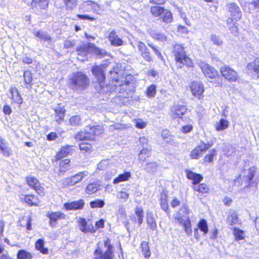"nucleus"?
Wrapping results in <instances>:
<instances>
[{
    "mask_svg": "<svg viewBox=\"0 0 259 259\" xmlns=\"http://www.w3.org/2000/svg\"><path fill=\"white\" fill-rule=\"evenodd\" d=\"M189 213L188 207L185 205L182 207L180 211L177 212L174 216L178 225L183 227L186 235L188 236H191L192 234L191 222L190 217L187 215Z\"/></svg>",
    "mask_w": 259,
    "mask_h": 259,
    "instance_id": "obj_1",
    "label": "nucleus"
},
{
    "mask_svg": "<svg viewBox=\"0 0 259 259\" xmlns=\"http://www.w3.org/2000/svg\"><path fill=\"white\" fill-rule=\"evenodd\" d=\"M70 88L75 91H82L85 90L90 84L88 76L81 72L73 73L70 78Z\"/></svg>",
    "mask_w": 259,
    "mask_h": 259,
    "instance_id": "obj_2",
    "label": "nucleus"
},
{
    "mask_svg": "<svg viewBox=\"0 0 259 259\" xmlns=\"http://www.w3.org/2000/svg\"><path fill=\"white\" fill-rule=\"evenodd\" d=\"M173 53L177 66L179 68H182L184 65L189 67H193L191 60L186 55L182 46L176 45L174 46Z\"/></svg>",
    "mask_w": 259,
    "mask_h": 259,
    "instance_id": "obj_3",
    "label": "nucleus"
},
{
    "mask_svg": "<svg viewBox=\"0 0 259 259\" xmlns=\"http://www.w3.org/2000/svg\"><path fill=\"white\" fill-rule=\"evenodd\" d=\"M111 75V77L113 79H115L114 87L115 92H118L119 93L126 92L128 94V92L130 90V80L133 77L131 75H127L125 78H123L121 80L117 79L115 77V75L117 74V71L115 70L110 71Z\"/></svg>",
    "mask_w": 259,
    "mask_h": 259,
    "instance_id": "obj_4",
    "label": "nucleus"
},
{
    "mask_svg": "<svg viewBox=\"0 0 259 259\" xmlns=\"http://www.w3.org/2000/svg\"><path fill=\"white\" fill-rule=\"evenodd\" d=\"M187 177L193 181L194 189L199 193H207L209 188L204 184H199L203 179V177L199 174L194 173L189 170H186Z\"/></svg>",
    "mask_w": 259,
    "mask_h": 259,
    "instance_id": "obj_5",
    "label": "nucleus"
},
{
    "mask_svg": "<svg viewBox=\"0 0 259 259\" xmlns=\"http://www.w3.org/2000/svg\"><path fill=\"white\" fill-rule=\"evenodd\" d=\"M77 51L78 55L85 56L89 53H93L96 55L102 57L106 54L105 50L97 48L94 44L89 43L79 47Z\"/></svg>",
    "mask_w": 259,
    "mask_h": 259,
    "instance_id": "obj_6",
    "label": "nucleus"
},
{
    "mask_svg": "<svg viewBox=\"0 0 259 259\" xmlns=\"http://www.w3.org/2000/svg\"><path fill=\"white\" fill-rule=\"evenodd\" d=\"M104 252L101 248L98 247L95 251V259H113V255L112 251V246L110 244V241L107 239L104 242Z\"/></svg>",
    "mask_w": 259,
    "mask_h": 259,
    "instance_id": "obj_7",
    "label": "nucleus"
},
{
    "mask_svg": "<svg viewBox=\"0 0 259 259\" xmlns=\"http://www.w3.org/2000/svg\"><path fill=\"white\" fill-rule=\"evenodd\" d=\"M89 175L88 171L79 172L70 177L62 180V184L65 187L72 186L80 182L83 178Z\"/></svg>",
    "mask_w": 259,
    "mask_h": 259,
    "instance_id": "obj_8",
    "label": "nucleus"
},
{
    "mask_svg": "<svg viewBox=\"0 0 259 259\" xmlns=\"http://www.w3.org/2000/svg\"><path fill=\"white\" fill-rule=\"evenodd\" d=\"M212 145V143H205L202 142L199 145L193 149L190 154L192 159H198L202 155V153L209 149Z\"/></svg>",
    "mask_w": 259,
    "mask_h": 259,
    "instance_id": "obj_9",
    "label": "nucleus"
},
{
    "mask_svg": "<svg viewBox=\"0 0 259 259\" xmlns=\"http://www.w3.org/2000/svg\"><path fill=\"white\" fill-rule=\"evenodd\" d=\"M220 72L222 75L230 82H235L238 79L237 72L229 67L223 66L221 67Z\"/></svg>",
    "mask_w": 259,
    "mask_h": 259,
    "instance_id": "obj_10",
    "label": "nucleus"
},
{
    "mask_svg": "<svg viewBox=\"0 0 259 259\" xmlns=\"http://www.w3.org/2000/svg\"><path fill=\"white\" fill-rule=\"evenodd\" d=\"M26 181L28 186L35 190L36 192L40 195H44V188L40 186L38 180L33 176H28L26 178Z\"/></svg>",
    "mask_w": 259,
    "mask_h": 259,
    "instance_id": "obj_11",
    "label": "nucleus"
},
{
    "mask_svg": "<svg viewBox=\"0 0 259 259\" xmlns=\"http://www.w3.org/2000/svg\"><path fill=\"white\" fill-rule=\"evenodd\" d=\"M199 66L206 77L213 78L217 75L218 72L215 69L208 64L204 62H200L199 63Z\"/></svg>",
    "mask_w": 259,
    "mask_h": 259,
    "instance_id": "obj_12",
    "label": "nucleus"
},
{
    "mask_svg": "<svg viewBox=\"0 0 259 259\" xmlns=\"http://www.w3.org/2000/svg\"><path fill=\"white\" fill-rule=\"evenodd\" d=\"M78 223L81 232L84 233H92L95 232L93 225L90 221H87L84 219L79 218Z\"/></svg>",
    "mask_w": 259,
    "mask_h": 259,
    "instance_id": "obj_13",
    "label": "nucleus"
},
{
    "mask_svg": "<svg viewBox=\"0 0 259 259\" xmlns=\"http://www.w3.org/2000/svg\"><path fill=\"white\" fill-rule=\"evenodd\" d=\"M54 119L58 123L60 124L64 120L65 109L64 106L59 104L54 108Z\"/></svg>",
    "mask_w": 259,
    "mask_h": 259,
    "instance_id": "obj_14",
    "label": "nucleus"
},
{
    "mask_svg": "<svg viewBox=\"0 0 259 259\" xmlns=\"http://www.w3.org/2000/svg\"><path fill=\"white\" fill-rule=\"evenodd\" d=\"M47 216L50 219L49 224L52 227L56 226L58 221L65 219L66 217L64 213L59 211L48 212Z\"/></svg>",
    "mask_w": 259,
    "mask_h": 259,
    "instance_id": "obj_15",
    "label": "nucleus"
},
{
    "mask_svg": "<svg viewBox=\"0 0 259 259\" xmlns=\"http://www.w3.org/2000/svg\"><path fill=\"white\" fill-rule=\"evenodd\" d=\"M85 131L87 132L88 136L91 137L90 140H94L95 137L100 135L103 132V127L101 125L93 126H86Z\"/></svg>",
    "mask_w": 259,
    "mask_h": 259,
    "instance_id": "obj_16",
    "label": "nucleus"
},
{
    "mask_svg": "<svg viewBox=\"0 0 259 259\" xmlns=\"http://www.w3.org/2000/svg\"><path fill=\"white\" fill-rule=\"evenodd\" d=\"M191 91L193 95L198 99H201L203 98L202 94L204 92V88L200 82H193L191 86Z\"/></svg>",
    "mask_w": 259,
    "mask_h": 259,
    "instance_id": "obj_17",
    "label": "nucleus"
},
{
    "mask_svg": "<svg viewBox=\"0 0 259 259\" xmlns=\"http://www.w3.org/2000/svg\"><path fill=\"white\" fill-rule=\"evenodd\" d=\"M186 111L187 109L184 106L175 105L171 108L170 115L173 118H181Z\"/></svg>",
    "mask_w": 259,
    "mask_h": 259,
    "instance_id": "obj_18",
    "label": "nucleus"
},
{
    "mask_svg": "<svg viewBox=\"0 0 259 259\" xmlns=\"http://www.w3.org/2000/svg\"><path fill=\"white\" fill-rule=\"evenodd\" d=\"M92 72L97 77L99 82L100 87L103 88L104 81L105 80V75L102 68L100 66H96L93 68Z\"/></svg>",
    "mask_w": 259,
    "mask_h": 259,
    "instance_id": "obj_19",
    "label": "nucleus"
},
{
    "mask_svg": "<svg viewBox=\"0 0 259 259\" xmlns=\"http://www.w3.org/2000/svg\"><path fill=\"white\" fill-rule=\"evenodd\" d=\"M227 10L231 13L232 17L236 20L241 18V12L239 7L235 3H230L227 5Z\"/></svg>",
    "mask_w": 259,
    "mask_h": 259,
    "instance_id": "obj_20",
    "label": "nucleus"
},
{
    "mask_svg": "<svg viewBox=\"0 0 259 259\" xmlns=\"http://www.w3.org/2000/svg\"><path fill=\"white\" fill-rule=\"evenodd\" d=\"M84 205V202L83 200L80 199L70 203H65L64 204V206L67 210H77L82 209Z\"/></svg>",
    "mask_w": 259,
    "mask_h": 259,
    "instance_id": "obj_21",
    "label": "nucleus"
},
{
    "mask_svg": "<svg viewBox=\"0 0 259 259\" xmlns=\"http://www.w3.org/2000/svg\"><path fill=\"white\" fill-rule=\"evenodd\" d=\"M33 34L40 41L47 42L49 44H51L52 42V38L47 33V32L45 31L42 30L34 31L33 32Z\"/></svg>",
    "mask_w": 259,
    "mask_h": 259,
    "instance_id": "obj_22",
    "label": "nucleus"
},
{
    "mask_svg": "<svg viewBox=\"0 0 259 259\" xmlns=\"http://www.w3.org/2000/svg\"><path fill=\"white\" fill-rule=\"evenodd\" d=\"M49 5L48 0H32L30 6L32 9L46 10Z\"/></svg>",
    "mask_w": 259,
    "mask_h": 259,
    "instance_id": "obj_23",
    "label": "nucleus"
},
{
    "mask_svg": "<svg viewBox=\"0 0 259 259\" xmlns=\"http://www.w3.org/2000/svg\"><path fill=\"white\" fill-rule=\"evenodd\" d=\"M246 68L249 73H254L259 77V58L255 59L253 62L248 64Z\"/></svg>",
    "mask_w": 259,
    "mask_h": 259,
    "instance_id": "obj_24",
    "label": "nucleus"
},
{
    "mask_svg": "<svg viewBox=\"0 0 259 259\" xmlns=\"http://www.w3.org/2000/svg\"><path fill=\"white\" fill-rule=\"evenodd\" d=\"M11 97L13 101L17 104H21L22 103V98L17 89L15 87H12L10 89Z\"/></svg>",
    "mask_w": 259,
    "mask_h": 259,
    "instance_id": "obj_25",
    "label": "nucleus"
},
{
    "mask_svg": "<svg viewBox=\"0 0 259 259\" xmlns=\"http://www.w3.org/2000/svg\"><path fill=\"white\" fill-rule=\"evenodd\" d=\"M109 39L111 44L114 46H120L123 43V41L117 35L115 31H112L110 33Z\"/></svg>",
    "mask_w": 259,
    "mask_h": 259,
    "instance_id": "obj_26",
    "label": "nucleus"
},
{
    "mask_svg": "<svg viewBox=\"0 0 259 259\" xmlns=\"http://www.w3.org/2000/svg\"><path fill=\"white\" fill-rule=\"evenodd\" d=\"M23 200L26 203L30 206H38L40 203V201L37 196L32 194L25 195Z\"/></svg>",
    "mask_w": 259,
    "mask_h": 259,
    "instance_id": "obj_27",
    "label": "nucleus"
},
{
    "mask_svg": "<svg viewBox=\"0 0 259 259\" xmlns=\"http://www.w3.org/2000/svg\"><path fill=\"white\" fill-rule=\"evenodd\" d=\"M101 185L97 182L90 183L85 188V192L89 195L96 193L98 190L101 189Z\"/></svg>",
    "mask_w": 259,
    "mask_h": 259,
    "instance_id": "obj_28",
    "label": "nucleus"
},
{
    "mask_svg": "<svg viewBox=\"0 0 259 259\" xmlns=\"http://www.w3.org/2000/svg\"><path fill=\"white\" fill-rule=\"evenodd\" d=\"M151 149L150 146L143 148L138 155L139 160L141 163L144 162L146 158L150 156Z\"/></svg>",
    "mask_w": 259,
    "mask_h": 259,
    "instance_id": "obj_29",
    "label": "nucleus"
},
{
    "mask_svg": "<svg viewBox=\"0 0 259 259\" xmlns=\"http://www.w3.org/2000/svg\"><path fill=\"white\" fill-rule=\"evenodd\" d=\"M70 160L65 159L62 160L59 164V169L58 175L60 176L63 175L65 172L69 169Z\"/></svg>",
    "mask_w": 259,
    "mask_h": 259,
    "instance_id": "obj_30",
    "label": "nucleus"
},
{
    "mask_svg": "<svg viewBox=\"0 0 259 259\" xmlns=\"http://www.w3.org/2000/svg\"><path fill=\"white\" fill-rule=\"evenodd\" d=\"M71 151V146H65L61 148L55 156L56 160H60L62 158L68 155Z\"/></svg>",
    "mask_w": 259,
    "mask_h": 259,
    "instance_id": "obj_31",
    "label": "nucleus"
},
{
    "mask_svg": "<svg viewBox=\"0 0 259 259\" xmlns=\"http://www.w3.org/2000/svg\"><path fill=\"white\" fill-rule=\"evenodd\" d=\"M149 33L150 36L155 40L159 41H164L166 40V37L163 34L159 33L156 30H151Z\"/></svg>",
    "mask_w": 259,
    "mask_h": 259,
    "instance_id": "obj_32",
    "label": "nucleus"
},
{
    "mask_svg": "<svg viewBox=\"0 0 259 259\" xmlns=\"http://www.w3.org/2000/svg\"><path fill=\"white\" fill-rule=\"evenodd\" d=\"M131 176V172L126 171L123 174L119 175L117 178L113 180L114 184H118L120 182L128 180Z\"/></svg>",
    "mask_w": 259,
    "mask_h": 259,
    "instance_id": "obj_33",
    "label": "nucleus"
},
{
    "mask_svg": "<svg viewBox=\"0 0 259 259\" xmlns=\"http://www.w3.org/2000/svg\"><path fill=\"white\" fill-rule=\"evenodd\" d=\"M36 250H39L43 254H48V249L44 247V241L42 239H38L35 244Z\"/></svg>",
    "mask_w": 259,
    "mask_h": 259,
    "instance_id": "obj_34",
    "label": "nucleus"
},
{
    "mask_svg": "<svg viewBox=\"0 0 259 259\" xmlns=\"http://www.w3.org/2000/svg\"><path fill=\"white\" fill-rule=\"evenodd\" d=\"M238 222V219L237 213L235 211L230 212V214L227 218V223L231 226L237 224Z\"/></svg>",
    "mask_w": 259,
    "mask_h": 259,
    "instance_id": "obj_35",
    "label": "nucleus"
},
{
    "mask_svg": "<svg viewBox=\"0 0 259 259\" xmlns=\"http://www.w3.org/2000/svg\"><path fill=\"white\" fill-rule=\"evenodd\" d=\"M142 252L146 258H149L151 255V252L148 245V242L143 241L141 244Z\"/></svg>",
    "mask_w": 259,
    "mask_h": 259,
    "instance_id": "obj_36",
    "label": "nucleus"
},
{
    "mask_svg": "<svg viewBox=\"0 0 259 259\" xmlns=\"http://www.w3.org/2000/svg\"><path fill=\"white\" fill-rule=\"evenodd\" d=\"M167 195L165 193H161L160 197V204L162 210L166 211L168 209V205L167 202Z\"/></svg>",
    "mask_w": 259,
    "mask_h": 259,
    "instance_id": "obj_37",
    "label": "nucleus"
},
{
    "mask_svg": "<svg viewBox=\"0 0 259 259\" xmlns=\"http://www.w3.org/2000/svg\"><path fill=\"white\" fill-rule=\"evenodd\" d=\"M17 256L18 259H32L33 257L30 252L22 249L18 251Z\"/></svg>",
    "mask_w": 259,
    "mask_h": 259,
    "instance_id": "obj_38",
    "label": "nucleus"
},
{
    "mask_svg": "<svg viewBox=\"0 0 259 259\" xmlns=\"http://www.w3.org/2000/svg\"><path fill=\"white\" fill-rule=\"evenodd\" d=\"M158 164L156 162H150L146 164L145 169L148 172H155L157 169Z\"/></svg>",
    "mask_w": 259,
    "mask_h": 259,
    "instance_id": "obj_39",
    "label": "nucleus"
},
{
    "mask_svg": "<svg viewBox=\"0 0 259 259\" xmlns=\"http://www.w3.org/2000/svg\"><path fill=\"white\" fill-rule=\"evenodd\" d=\"M164 10L163 8L159 6L152 7L151 8L152 14L155 17L159 16L160 17Z\"/></svg>",
    "mask_w": 259,
    "mask_h": 259,
    "instance_id": "obj_40",
    "label": "nucleus"
},
{
    "mask_svg": "<svg viewBox=\"0 0 259 259\" xmlns=\"http://www.w3.org/2000/svg\"><path fill=\"white\" fill-rule=\"evenodd\" d=\"M81 119L79 115H74L71 116L69 120V124L73 126L79 125L81 124Z\"/></svg>",
    "mask_w": 259,
    "mask_h": 259,
    "instance_id": "obj_41",
    "label": "nucleus"
},
{
    "mask_svg": "<svg viewBox=\"0 0 259 259\" xmlns=\"http://www.w3.org/2000/svg\"><path fill=\"white\" fill-rule=\"evenodd\" d=\"M217 155V151L215 149H212L209 151V154L206 155L203 159L205 162H212L213 160L214 157Z\"/></svg>",
    "mask_w": 259,
    "mask_h": 259,
    "instance_id": "obj_42",
    "label": "nucleus"
},
{
    "mask_svg": "<svg viewBox=\"0 0 259 259\" xmlns=\"http://www.w3.org/2000/svg\"><path fill=\"white\" fill-rule=\"evenodd\" d=\"M229 122L227 120L222 119L216 125V130L218 131H223L228 127Z\"/></svg>",
    "mask_w": 259,
    "mask_h": 259,
    "instance_id": "obj_43",
    "label": "nucleus"
},
{
    "mask_svg": "<svg viewBox=\"0 0 259 259\" xmlns=\"http://www.w3.org/2000/svg\"><path fill=\"white\" fill-rule=\"evenodd\" d=\"M160 18L164 22L169 23L171 22L172 17L171 13L168 10H165Z\"/></svg>",
    "mask_w": 259,
    "mask_h": 259,
    "instance_id": "obj_44",
    "label": "nucleus"
},
{
    "mask_svg": "<svg viewBox=\"0 0 259 259\" xmlns=\"http://www.w3.org/2000/svg\"><path fill=\"white\" fill-rule=\"evenodd\" d=\"M198 228L202 231L204 234L208 232V226L206 221L204 219H201L197 225Z\"/></svg>",
    "mask_w": 259,
    "mask_h": 259,
    "instance_id": "obj_45",
    "label": "nucleus"
},
{
    "mask_svg": "<svg viewBox=\"0 0 259 259\" xmlns=\"http://www.w3.org/2000/svg\"><path fill=\"white\" fill-rule=\"evenodd\" d=\"M156 93V87L155 84H151L149 86L146 92V95L148 98H153Z\"/></svg>",
    "mask_w": 259,
    "mask_h": 259,
    "instance_id": "obj_46",
    "label": "nucleus"
},
{
    "mask_svg": "<svg viewBox=\"0 0 259 259\" xmlns=\"http://www.w3.org/2000/svg\"><path fill=\"white\" fill-rule=\"evenodd\" d=\"M233 230V234L236 240L244 239V234L243 231L236 228H234Z\"/></svg>",
    "mask_w": 259,
    "mask_h": 259,
    "instance_id": "obj_47",
    "label": "nucleus"
},
{
    "mask_svg": "<svg viewBox=\"0 0 259 259\" xmlns=\"http://www.w3.org/2000/svg\"><path fill=\"white\" fill-rule=\"evenodd\" d=\"M147 224L152 229L154 230L156 228V223L153 217L152 213H148L147 214Z\"/></svg>",
    "mask_w": 259,
    "mask_h": 259,
    "instance_id": "obj_48",
    "label": "nucleus"
},
{
    "mask_svg": "<svg viewBox=\"0 0 259 259\" xmlns=\"http://www.w3.org/2000/svg\"><path fill=\"white\" fill-rule=\"evenodd\" d=\"M104 205V201L100 199H97L90 202V206L93 208H102Z\"/></svg>",
    "mask_w": 259,
    "mask_h": 259,
    "instance_id": "obj_49",
    "label": "nucleus"
},
{
    "mask_svg": "<svg viewBox=\"0 0 259 259\" xmlns=\"http://www.w3.org/2000/svg\"><path fill=\"white\" fill-rule=\"evenodd\" d=\"M135 213L138 218V222L139 225H141L143 221V210L141 207H137L136 209Z\"/></svg>",
    "mask_w": 259,
    "mask_h": 259,
    "instance_id": "obj_50",
    "label": "nucleus"
},
{
    "mask_svg": "<svg viewBox=\"0 0 259 259\" xmlns=\"http://www.w3.org/2000/svg\"><path fill=\"white\" fill-rule=\"evenodd\" d=\"M67 8L70 10H73L77 5L76 0H63Z\"/></svg>",
    "mask_w": 259,
    "mask_h": 259,
    "instance_id": "obj_51",
    "label": "nucleus"
},
{
    "mask_svg": "<svg viewBox=\"0 0 259 259\" xmlns=\"http://www.w3.org/2000/svg\"><path fill=\"white\" fill-rule=\"evenodd\" d=\"M134 122L135 124V126L137 128L142 129L146 127L147 125L146 122L143 121L141 119H135L134 120Z\"/></svg>",
    "mask_w": 259,
    "mask_h": 259,
    "instance_id": "obj_52",
    "label": "nucleus"
},
{
    "mask_svg": "<svg viewBox=\"0 0 259 259\" xmlns=\"http://www.w3.org/2000/svg\"><path fill=\"white\" fill-rule=\"evenodd\" d=\"M75 139L80 141L85 140H90V139H91V137L89 136H88L87 132L85 131L84 132H82L77 134L75 136Z\"/></svg>",
    "mask_w": 259,
    "mask_h": 259,
    "instance_id": "obj_53",
    "label": "nucleus"
},
{
    "mask_svg": "<svg viewBox=\"0 0 259 259\" xmlns=\"http://www.w3.org/2000/svg\"><path fill=\"white\" fill-rule=\"evenodd\" d=\"M24 79L26 84H29L31 83L32 79V74L31 72L26 71L24 72Z\"/></svg>",
    "mask_w": 259,
    "mask_h": 259,
    "instance_id": "obj_54",
    "label": "nucleus"
},
{
    "mask_svg": "<svg viewBox=\"0 0 259 259\" xmlns=\"http://www.w3.org/2000/svg\"><path fill=\"white\" fill-rule=\"evenodd\" d=\"M0 150L4 156H9L11 154V149L8 147V144L0 147Z\"/></svg>",
    "mask_w": 259,
    "mask_h": 259,
    "instance_id": "obj_55",
    "label": "nucleus"
},
{
    "mask_svg": "<svg viewBox=\"0 0 259 259\" xmlns=\"http://www.w3.org/2000/svg\"><path fill=\"white\" fill-rule=\"evenodd\" d=\"M137 47L139 50L141 52V56L142 55L143 53H144L149 50L144 43L142 41H139L138 42Z\"/></svg>",
    "mask_w": 259,
    "mask_h": 259,
    "instance_id": "obj_56",
    "label": "nucleus"
},
{
    "mask_svg": "<svg viewBox=\"0 0 259 259\" xmlns=\"http://www.w3.org/2000/svg\"><path fill=\"white\" fill-rule=\"evenodd\" d=\"M137 47L139 50L141 52V56L142 55L143 53H144L149 50L144 43L142 41H139L138 42Z\"/></svg>",
    "mask_w": 259,
    "mask_h": 259,
    "instance_id": "obj_57",
    "label": "nucleus"
},
{
    "mask_svg": "<svg viewBox=\"0 0 259 259\" xmlns=\"http://www.w3.org/2000/svg\"><path fill=\"white\" fill-rule=\"evenodd\" d=\"M137 47L139 50L141 52V56L142 55L143 53H144L149 50L144 43L142 41H139L138 42Z\"/></svg>",
    "mask_w": 259,
    "mask_h": 259,
    "instance_id": "obj_58",
    "label": "nucleus"
},
{
    "mask_svg": "<svg viewBox=\"0 0 259 259\" xmlns=\"http://www.w3.org/2000/svg\"><path fill=\"white\" fill-rule=\"evenodd\" d=\"M118 199L126 201L129 198V194L125 191L119 192L117 195Z\"/></svg>",
    "mask_w": 259,
    "mask_h": 259,
    "instance_id": "obj_59",
    "label": "nucleus"
},
{
    "mask_svg": "<svg viewBox=\"0 0 259 259\" xmlns=\"http://www.w3.org/2000/svg\"><path fill=\"white\" fill-rule=\"evenodd\" d=\"M255 173V168L254 167H251L249 169L248 175L247 176L248 182L247 183L249 184Z\"/></svg>",
    "mask_w": 259,
    "mask_h": 259,
    "instance_id": "obj_60",
    "label": "nucleus"
},
{
    "mask_svg": "<svg viewBox=\"0 0 259 259\" xmlns=\"http://www.w3.org/2000/svg\"><path fill=\"white\" fill-rule=\"evenodd\" d=\"M211 39L213 44L215 45L220 46L223 44L222 40L215 35H211Z\"/></svg>",
    "mask_w": 259,
    "mask_h": 259,
    "instance_id": "obj_61",
    "label": "nucleus"
},
{
    "mask_svg": "<svg viewBox=\"0 0 259 259\" xmlns=\"http://www.w3.org/2000/svg\"><path fill=\"white\" fill-rule=\"evenodd\" d=\"M193 129V125L192 124H188L185 125H184L181 128V131L185 134L188 133L190 132Z\"/></svg>",
    "mask_w": 259,
    "mask_h": 259,
    "instance_id": "obj_62",
    "label": "nucleus"
},
{
    "mask_svg": "<svg viewBox=\"0 0 259 259\" xmlns=\"http://www.w3.org/2000/svg\"><path fill=\"white\" fill-rule=\"evenodd\" d=\"M139 142L143 148H146V146H149L148 145V140L145 137H142L139 138Z\"/></svg>",
    "mask_w": 259,
    "mask_h": 259,
    "instance_id": "obj_63",
    "label": "nucleus"
},
{
    "mask_svg": "<svg viewBox=\"0 0 259 259\" xmlns=\"http://www.w3.org/2000/svg\"><path fill=\"white\" fill-rule=\"evenodd\" d=\"M79 148L81 150L87 152L91 149V146L87 143H82L79 145Z\"/></svg>",
    "mask_w": 259,
    "mask_h": 259,
    "instance_id": "obj_64",
    "label": "nucleus"
}]
</instances>
